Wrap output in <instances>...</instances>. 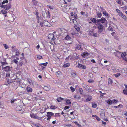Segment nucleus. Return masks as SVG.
Instances as JSON below:
<instances>
[{"label":"nucleus","instance_id":"obj_1","mask_svg":"<svg viewBox=\"0 0 127 127\" xmlns=\"http://www.w3.org/2000/svg\"><path fill=\"white\" fill-rule=\"evenodd\" d=\"M98 25L99 26L97 27V28L98 29L97 32L98 33H101L103 31L104 26L100 24V23H99Z\"/></svg>","mask_w":127,"mask_h":127},{"label":"nucleus","instance_id":"obj_2","mask_svg":"<svg viewBox=\"0 0 127 127\" xmlns=\"http://www.w3.org/2000/svg\"><path fill=\"white\" fill-rule=\"evenodd\" d=\"M47 114L46 116L47 117V120H50L51 118V117L54 116V114L52 112H47Z\"/></svg>","mask_w":127,"mask_h":127},{"label":"nucleus","instance_id":"obj_3","mask_svg":"<svg viewBox=\"0 0 127 127\" xmlns=\"http://www.w3.org/2000/svg\"><path fill=\"white\" fill-rule=\"evenodd\" d=\"M53 33H50L48 36V38L51 41L54 40L55 39Z\"/></svg>","mask_w":127,"mask_h":127},{"label":"nucleus","instance_id":"obj_4","mask_svg":"<svg viewBox=\"0 0 127 127\" xmlns=\"http://www.w3.org/2000/svg\"><path fill=\"white\" fill-rule=\"evenodd\" d=\"M101 22L102 23H105L106 27H107L108 24V22L104 18L102 17L101 19Z\"/></svg>","mask_w":127,"mask_h":127},{"label":"nucleus","instance_id":"obj_5","mask_svg":"<svg viewBox=\"0 0 127 127\" xmlns=\"http://www.w3.org/2000/svg\"><path fill=\"white\" fill-rule=\"evenodd\" d=\"M12 67H10L9 66H7L4 67V70L5 71L7 72H10V71L11 70L12 68Z\"/></svg>","mask_w":127,"mask_h":127},{"label":"nucleus","instance_id":"obj_6","mask_svg":"<svg viewBox=\"0 0 127 127\" xmlns=\"http://www.w3.org/2000/svg\"><path fill=\"white\" fill-rule=\"evenodd\" d=\"M11 3L10 2L8 4L4 5V8L6 10H7L11 8Z\"/></svg>","mask_w":127,"mask_h":127},{"label":"nucleus","instance_id":"obj_7","mask_svg":"<svg viewBox=\"0 0 127 127\" xmlns=\"http://www.w3.org/2000/svg\"><path fill=\"white\" fill-rule=\"evenodd\" d=\"M126 53L124 52L122 53H121V57L123 58L124 60L127 61V58H126Z\"/></svg>","mask_w":127,"mask_h":127},{"label":"nucleus","instance_id":"obj_8","mask_svg":"<svg viewBox=\"0 0 127 127\" xmlns=\"http://www.w3.org/2000/svg\"><path fill=\"white\" fill-rule=\"evenodd\" d=\"M44 24L45 26L48 27H50L51 25L49 22L45 20L44 21Z\"/></svg>","mask_w":127,"mask_h":127},{"label":"nucleus","instance_id":"obj_9","mask_svg":"<svg viewBox=\"0 0 127 127\" xmlns=\"http://www.w3.org/2000/svg\"><path fill=\"white\" fill-rule=\"evenodd\" d=\"M78 67L81 69H86V66L85 65H84L81 64H79L78 65Z\"/></svg>","mask_w":127,"mask_h":127},{"label":"nucleus","instance_id":"obj_10","mask_svg":"<svg viewBox=\"0 0 127 127\" xmlns=\"http://www.w3.org/2000/svg\"><path fill=\"white\" fill-rule=\"evenodd\" d=\"M77 54L76 53L73 54L72 58V59L74 60H77L78 58V56H77Z\"/></svg>","mask_w":127,"mask_h":127},{"label":"nucleus","instance_id":"obj_11","mask_svg":"<svg viewBox=\"0 0 127 127\" xmlns=\"http://www.w3.org/2000/svg\"><path fill=\"white\" fill-rule=\"evenodd\" d=\"M90 55V54L88 53L87 52H85L81 54V56L84 57H86Z\"/></svg>","mask_w":127,"mask_h":127},{"label":"nucleus","instance_id":"obj_12","mask_svg":"<svg viewBox=\"0 0 127 127\" xmlns=\"http://www.w3.org/2000/svg\"><path fill=\"white\" fill-rule=\"evenodd\" d=\"M30 116L31 118H34L35 119H38L39 117L38 116H36L35 115L33 114L32 113L30 114Z\"/></svg>","mask_w":127,"mask_h":127},{"label":"nucleus","instance_id":"obj_13","mask_svg":"<svg viewBox=\"0 0 127 127\" xmlns=\"http://www.w3.org/2000/svg\"><path fill=\"white\" fill-rule=\"evenodd\" d=\"M76 48L78 50L82 51L83 50V49L81 48L80 45L79 44H77L76 45Z\"/></svg>","mask_w":127,"mask_h":127},{"label":"nucleus","instance_id":"obj_14","mask_svg":"<svg viewBox=\"0 0 127 127\" xmlns=\"http://www.w3.org/2000/svg\"><path fill=\"white\" fill-rule=\"evenodd\" d=\"M12 51L13 52H15L16 51L18 50V49L16 48V47L14 46H13L11 47Z\"/></svg>","mask_w":127,"mask_h":127},{"label":"nucleus","instance_id":"obj_15","mask_svg":"<svg viewBox=\"0 0 127 127\" xmlns=\"http://www.w3.org/2000/svg\"><path fill=\"white\" fill-rule=\"evenodd\" d=\"M26 89L27 91L28 92H32V89L31 87L27 86L26 88Z\"/></svg>","mask_w":127,"mask_h":127},{"label":"nucleus","instance_id":"obj_16","mask_svg":"<svg viewBox=\"0 0 127 127\" xmlns=\"http://www.w3.org/2000/svg\"><path fill=\"white\" fill-rule=\"evenodd\" d=\"M119 15L124 19H126L127 18L122 13L120 12L119 14Z\"/></svg>","mask_w":127,"mask_h":127},{"label":"nucleus","instance_id":"obj_17","mask_svg":"<svg viewBox=\"0 0 127 127\" xmlns=\"http://www.w3.org/2000/svg\"><path fill=\"white\" fill-rule=\"evenodd\" d=\"M115 55L118 58H120L121 57V53L118 52H116L115 53Z\"/></svg>","mask_w":127,"mask_h":127},{"label":"nucleus","instance_id":"obj_18","mask_svg":"<svg viewBox=\"0 0 127 127\" xmlns=\"http://www.w3.org/2000/svg\"><path fill=\"white\" fill-rule=\"evenodd\" d=\"M92 96L91 95H88L87 96V98L86 99V101L88 102L90 101L92 99Z\"/></svg>","mask_w":127,"mask_h":127},{"label":"nucleus","instance_id":"obj_19","mask_svg":"<svg viewBox=\"0 0 127 127\" xmlns=\"http://www.w3.org/2000/svg\"><path fill=\"white\" fill-rule=\"evenodd\" d=\"M45 12L47 15V18H49L50 17V15L49 12L48 11H46Z\"/></svg>","mask_w":127,"mask_h":127},{"label":"nucleus","instance_id":"obj_20","mask_svg":"<svg viewBox=\"0 0 127 127\" xmlns=\"http://www.w3.org/2000/svg\"><path fill=\"white\" fill-rule=\"evenodd\" d=\"M50 87H47V86H45L43 88V89L46 91H48L50 90Z\"/></svg>","mask_w":127,"mask_h":127},{"label":"nucleus","instance_id":"obj_21","mask_svg":"<svg viewBox=\"0 0 127 127\" xmlns=\"http://www.w3.org/2000/svg\"><path fill=\"white\" fill-rule=\"evenodd\" d=\"M32 2L33 4L35 6H36L38 2L36 0H32Z\"/></svg>","mask_w":127,"mask_h":127},{"label":"nucleus","instance_id":"obj_22","mask_svg":"<svg viewBox=\"0 0 127 127\" xmlns=\"http://www.w3.org/2000/svg\"><path fill=\"white\" fill-rule=\"evenodd\" d=\"M83 86L84 87V88H85V89L86 90H89V86H88L87 85L84 84L83 85Z\"/></svg>","mask_w":127,"mask_h":127},{"label":"nucleus","instance_id":"obj_23","mask_svg":"<svg viewBox=\"0 0 127 127\" xmlns=\"http://www.w3.org/2000/svg\"><path fill=\"white\" fill-rule=\"evenodd\" d=\"M94 29H92L89 32V35L91 36L93 34V33L94 32Z\"/></svg>","mask_w":127,"mask_h":127},{"label":"nucleus","instance_id":"obj_24","mask_svg":"<svg viewBox=\"0 0 127 127\" xmlns=\"http://www.w3.org/2000/svg\"><path fill=\"white\" fill-rule=\"evenodd\" d=\"M97 17L100 18L102 16V14L100 12H96Z\"/></svg>","mask_w":127,"mask_h":127},{"label":"nucleus","instance_id":"obj_25","mask_svg":"<svg viewBox=\"0 0 127 127\" xmlns=\"http://www.w3.org/2000/svg\"><path fill=\"white\" fill-rule=\"evenodd\" d=\"M91 20L93 23H95L96 22V20L94 18H91Z\"/></svg>","mask_w":127,"mask_h":127},{"label":"nucleus","instance_id":"obj_26","mask_svg":"<svg viewBox=\"0 0 127 127\" xmlns=\"http://www.w3.org/2000/svg\"><path fill=\"white\" fill-rule=\"evenodd\" d=\"M92 116L93 117H94L98 121H99L100 120V119L99 117L96 115H93Z\"/></svg>","mask_w":127,"mask_h":127},{"label":"nucleus","instance_id":"obj_27","mask_svg":"<svg viewBox=\"0 0 127 127\" xmlns=\"http://www.w3.org/2000/svg\"><path fill=\"white\" fill-rule=\"evenodd\" d=\"M39 13L38 11V10H35V14L36 15V18L37 19H39V15H38Z\"/></svg>","mask_w":127,"mask_h":127},{"label":"nucleus","instance_id":"obj_28","mask_svg":"<svg viewBox=\"0 0 127 127\" xmlns=\"http://www.w3.org/2000/svg\"><path fill=\"white\" fill-rule=\"evenodd\" d=\"M71 102H70V101L69 100H67L66 102V105H69L70 104H71Z\"/></svg>","mask_w":127,"mask_h":127},{"label":"nucleus","instance_id":"obj_29","mask_svg":"<svg viewBox=\"0 0 127 127\" xmlns=\"http://www.w3.org/2000/svg\"><path fill=\"white\" fill-rule=\"evenodd\" d=\"M71 74L72 76L74 78H75L76 76V73L71 72Z\"/></svg>","mask_w":127,"mask_h":127},{"label":"nucleus","instance_id":"obj_30","mask_svg":"<svg viewBox=\"0 0 127 127\" xmlns=\"http://www.w3.org/2000/svg\"><path fill=\"white\" fill-rule=\"evenodd\" d=\"M64 99V98L60 97L59 98H58L57 99V101L59 102H60L62 100H63Z\"/></svg>","mask_w":127,"mask_h":127},{"label":"nucleus","instance_id":"obj_31","mask_svg":"<svg viewBox=\"0 0 127 127\" xmlns=\"http://www.w3.org/2000/svg\"><path fill=\"white\" fill-rule=\"evenodd\" d=\"M123 105L122 104H120L119 105L117 106H114V107L115 108H119L122 107Z\"/></svg>","mask_w":127,"mask_h":127},{"label":"nucleus","instance_id":"obj_32","mask_svg":"<svg viewBox=\"0 0 127 127\" xmlns=\"http://www.w3.org/2000/svg\"><path fill=\"white\" fill-rule=\"evenodd\" d=\"M79 91L80 93L82 95L83 94V90L82 88H80L79 90Z\"/></svg>","mask_w":127,"mask_h":127},{"label":"nucleus","instance_id":"obj_33","mask_svg":"<svg viewBox=\"0 0 127 127\" xmlns=\"http://www.w3.org/2000/svg\"><path fill=\"white\" fill-rule=\"evenodd\" d=\"M106 102L109 105H111L112 104V100L110 99H109L106 101Z\"/></svg>","mask_w":127,"mask_h":127},{"label":"nucleus","instance_id":"obj_34","mask_svg":"<svg viewBox=\"0 0 127 127\" xmlns=\"http://www.w3.org/2000/svg\"><path fill=\"white\" fill-rule=\"evenodd\" d=\"M46 110V109L45 108H43L40 110V113H43L44 112H45Z\"/></svg>","mask_w":127,"mask_h":127},{"label":"nucleus","instance_id":"obj_35","mask_svg":"<svg viewBox=\"0 0 127 127\" xmlns=\"http://www.w3.org/2000/svg\"><path fill=\"white\" fill-rule=\"evenodd\" d=\"M70 65V64L69 63H67L66 64H64L63 65V66L65 67H69Z\"/></svg>","mask_w":127,"mask_h":127},{"label":"nucleus","instance_id":"obj_36","mask_svg":"<svg viewBox=\"0 0 127 127\" xmlns=\"http://www.w3.org/2000/svg\"><path fill=\"white\" fill-rule=\"evenodd\" d=\"M75 28V29L78 32H79L80 31V28L79 27H78L77 26H75L74 27Z\"/></svg>","mask_w":127,"mask_h":127},{"label":"nucleus","instance_id":"obj_37","mask_svg":"<svg viewBox=\"0 0 127 127\" xmlns=\"http://www.w3.org/2000/svg\"><path fill=\"white\" fill-rule=\"evenodd\" d=\"M112 104H114V103H117L118 101L117 100H115V99H114L113 100H112Z\"/></svg>","mask_w":127,"mask_h":127},{"label":"nucleus","instance_id":"obj_38","mask_svg":"<svg viewBox=\"0 0 127 127\" xmlns=\"http://www.w3.org/2000/svg\"><path fill=\"white\" fill-rule=\"evenodd\" d=\"M48 64L47 62H46L44 63H41L39 64V65L40 66H41L42 65H44L45 66H46Z\"/></svg>","mask_w":127,"mask_h":127},{"label":"nucleus","instance_id":"obj_39","mask_svg":"<svg viewBox=\"0 0 127 127\" xmlns=\"http://www.w3.org/2000/svg\"><path fill=\"white\" fill-rule=\"evenodd\" d=\"M103 14L105 16L107 17L109 16V15L105 11H104L103 12Z\"/></svg>","mask_w":127,"mask_h":127},{"label":"nucleus","instance_id":"obj_40","mask_svg":"<svg viewBox=\"0 0 127 127\" xmlns=\"http://www.w3.org/2000/svg\"><path fill=\"white\" fill-rule=\"evenodd\" d=\"M92 107L94 108H96L97 106V105L95 103H92Z\"/></svg>","mask_w":127,"mask_h":127},{"label":"nucleus","instance_id":"obj_41","mask_svg":"<svg viewBox=\"0 0 127 127\" xmlns=\"http://www.w3.org/2000/svg\"><path fill=\"white\" fill-rule=\"evenodd\" d=\"M65 39V40H68L70 39V37L68 35L66 36Z\"/></svg>","mask_w":127,"mask_h":127},{"label":"nucleus","instance_id":"obj_42","mask_svg":"<svg viewBox=\"0 0 127 127\" xmlns=\"http://www.w3.org/2000/svg\"><path fill=\"white\" fill-rule=\"evenodd\" d=\"M107 29L109 31H113V28L110 26Z\"/></svg>","mask_w":127,"mask_h":127},{"label":"nucleus","instance_id":"obj_43","mask_svg":"<svg viewBox=\"0 0 127 127\" xmlns=\"http://www.w3.org/2000/svg\"><path fill=\"white\" fill-rule=\"evenodd\" d=\"M113 82V81L111 79H109L108 80V83L109 84H111Z\"/></svg>","mask_w":127,"mask_h":127},{"label":"nucleus","instance_id":"obj_44","mask_svg":"<svg viewBox=\"0 0 127 127\" xmlns=\"http://www.w3.org/2000/svg\"><path fill=\"white\" fill-rule=\"evenodd\" d=\"M3 45L5 49H7L9 48L8 46L6 44H4Z\"/></svg>","mask_w":127,"mask_h":127},{"label":"nucleus","instance_id":"obj_45","mask_svg":"<svg viewBox=\"0 0 127 127\" xmlns=\"http://www.w3.org/2000/svg\"><path fill=\"white\" fill-rule=\"evenodd\" d=\"M17 59H19V58H17V59H14V60L13 61L16 64H17L18 63V61L17 60Z\"/></svg>","mask_w":127,"mask_h":127},{"label":"nucleus","instance_id":"obj_46","mask_svg":"<svg viewBox=\"0 0 127 127\" xmlns=\"http://www.w3.org/2000/svg\"><path fill=\"white\" fill-rule=\"evenodd\" d=\"M1 12L3 14H6L7 12V11L6 10H1Z\"/></svg>","mask_w":127,"mask_h":127},{"label":"nucleus","instance_id":"obj_47","mask_svg":"<svg viewBox=\"0 0 127 127\" xmlns=\"http://www.w3.org/2000/svg\"><path fill=\"white\" fill-rule=\"evenodd\" d=\"M15 55L16 56H18L20 54V53L19 52L18 50L16 51Z\"/></svg>","mask_w":127,"mask_h":127},{"label":"nucleus","instance_id":"obj_48","mask_svg":"<svg viewBox=\"0 0 127 127\" xmlns=\"http://www.w3.org/2000/svg\"><path fill=\"white\" fill-rule=\"evenodd\" d=\"M123 93L125 95H127V90H126L125 89L123 90Z\"/></svg>","mask_w":127,"mask_h":127},{"label":"nucleus","instance_id":"obj_49","mask_svg":"<svg viewBox=\"0 0 127 127\" xmlns=\"http://www.w3.org/2000/svg\"><path fill=\"white\" fill-rule=\"evenodd\" d=\"M10 76V72H8L6 74V77H9Z\"/></svg>","mask_w":127,"mask_h":127},{"label":"nucleus","instance_id":"obj_50","mask_svg":"<svg viewBox=\"0 0 127 127\" xmlns=\"http://www.w3.org/2000/svg\"><path fill=\"white\" fill-rule=\"evenodd\" d=\"M114 75L116 77H118L120 75V74L119 73H117L116 74H114Z\"/></svg>","mask_w":127,"mask_h":127},{"label":"nucleus","instance_id":"obj_51","mask_svg":"<svg viewBox=\"0 0 127 127\" xmlns=\"http://www.w3.org/2000/svg\"><path fill=\"white\" fill-rule=\"evenodd\" d=\"M1 64H2V65L0 66H3L4 65H5L6 64H7V63L5 62H1Z\"/></svg>","mask_w":127,"mask_h":127},{"label":"nucleus","instance_id":"obj_52","mask_svg":"<svg viewBox=\"0 0 127 127\" xmlns=\"http://www.w3.org/2000/svg\"><path fill=\"white\" fill-rule=\"evenodd\" d=\"M23 63L22 62H20L17 64L19 66H21L23 64Z\"/></svg>","mask_w":127,"mask_h":127},{"label":"nucleus","instance_id":"obj_53","mask_svg":"<svg viewBox=\"0 0 127 127\" xmlns=\"http://www.w3.org/2000/svg\"><path fill=\"white\" fill-rule=\"evenodd\" d=\"M70 89L72 92H74L75 90V89L72 86L70 87Z\"/></svg>","mask_w":127,"mask_h":127},{"label":"nucleus","instance_id":"obj_54","mask_svg":"<svg viewBox=\"0 0 127 127\" xmlns=\"http://www.w3.org/2000/svg\"><path fill=\"white\" fill-rule=\"evenodd\" d=\"M3 4L2 2V3H0V7L2 8H4V5H3Z\"/></svg>","mask_w":127,"mask_h":127},{"label":"nucleus","instance_id":"obj_55","mask_svg":"<svg viewBox=\"0 0 127 127\" xmlns=\"http://www.w3.org/2000/svg\"><path fill=\"white\" fill-rule=\"evenodd\" d=\"M56 108V107L55 106H53V105H52L51 107H50V108L52 109H55Z\"/></svg>","mask_w":127,"mask_h":127},{"label":"nucleus","instance_id":"obj_56","mask_svg":"<svg viewBox=\"0 0 127 127\" xmlns=\"http://www.w3.org/2000/svg\"><path fill=\"white\" fill-rule=\"evenodd\" d=\"M60 114L59 113H56L55 115H54V116L55 117H57L58 116H59Z\"/></svg>","mask_w":127,"mask_h":127},{"label":"nucleus","instance_id":"obj_57","mask_svg":"<svg viewBox=\"0 0 127 127\" xmlns=\"http://www.w3.org/2000/svg\"><path fill=\"white\" fill-rule=\"evenodd\" d=\"M94 37L97 36V33H93V35Z\"/></svg>","mask_w":127,"mask_h":127},{"label":"nucleus","instance_id":"obj_58","mask_svg":"<svg viewBox=\"0 0 127 127\" xmlns=\"http://www.w3.org/2000/svg\"><path fill=\"white\" fill-rule=\"evenodd\" d=\"M69 106H65L64 108V110H66V109H68L69 108Z\"/></svg>","mask_w":127,"mask_h":127},{"label":"nucleus","instance_id":"obj_59","mask_svg":"<svg viewBox=\"0 0 127 127\" xmlns=\"http://www.w3.org/2000/svg\"><path fill=\"white\" fill-rule=\"evenodd\" d=\"M56 74L57 75H59L61 74V72L60 71H58L57 72H56Z\"/></svg>","mask_w":127,"mask_h":127},{"label":"nucleus","instance_id":"obj_60","mask_svg":"<svg viewBox=\"0 0 127 127\" xmlns=\"http://www.w3.org/2000/svg\"><path fill=\"white\" fill-rule=\"evenodd\" d=\"M37 58L39 59H42V56H40V55H38L37 56Z\"/></svg>","mask_w":127,"mask_h":127},{"label":"nucleus","instance_id":"obj_61","mask_svg":"<svg viewBox=\"0 0 127 127\" xmlns=\"http://www.w3.org/2000/svg\"><path fill=\"white\" fill-rule=\"evenodd\" d=\"M101 19H97L96 20V23H97V24L99 25V23L100 22H101Z\"/></svg>","mask_w":127,"mask_h":127},{"label":"nucleus","instance_id":"obj_62","mask_svg":"<svg viewBox=\"0 0 127 127\" xmlns=\"http://www.w3.org/2000/svg\"><path fill=\"white\" fill-rule=\"evenodd\" d=\"M116 1L119 4H120L121 3V1L120 0H116Z\"/></svg>","mask_w":127,"mask_h":127},{"label":"nucleus","instance_id":"obj_63","mask_svg":"<svg viewBox=\"0 0 127 127\" xmlns=\"http://www.w3.org/2000/svg\"><path fill=\"white\" fill-rule=\"evenodd\" d=\"M4 4L5 3H8V0H3V1L2 2Z\"/></svg>","mask_w":127,"mask_h":127},{"label":"nucleus","instance_id":"obj_64","mask_svg":"<svg viewBox=\"0 0 127 127\" xmlns=\"http://www.w3.org/2000/svg\"><path fill=\"white\" fill-rule=\"evenodd\" d=\"M44 22H41L40 23V25L41 27H42L43 26Z\"/></svg>","mask_w":127,"mask_h":127}]
</instances>
